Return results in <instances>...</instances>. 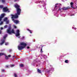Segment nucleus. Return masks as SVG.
I'll list each match as a JSON object with an SVG mask.
<instances>
[{
	"instance_id": "f257e3e1",
	"label": "nucleus",
	"mask_w": 77,
	"mask_h": 77,
	"mask_svg": "<svg viewBox=\"0 0 77 77\" xmlns=\"http://www.w3.org/2000/svg\"><path fill=\"white\" fill-rule=\"evenodd\" d=\"M14 7L15 8H17V14H16L15 15L11 14V16L12 20L13 21V22L16 24H17L20 23V21L17 20H14V18H17L18 17V15H20V13H21V9L20 8V5H18L17 4L14 5Z\"/></svg>"
},
{
	"instance_id": "f03ea898",
	"label": "nucleus",
	"mask_w": 77,
	"mask_h": 77,
	"mask_svg": "<svg viewBox=\"0 0 77 77\" xmlns=\"http://www.w3.org/2000/svg\"><path fill=\"white\" fill-rule=\"evenodd\" d=\"M26 46V44L23 42L20 43V45H18V48L19 50H21L23 48H24Z\"/></svg>"
},
{
	"instance_id": "7ed1b4c3",
	"label": "nucleus",
	"mask_w": 77,
	"mask_h": 77,
	"mask_svg": "<svg viewBox=\"0 0 77 77\" xmlns=\"http://www.w3.org/2000/svg\"><path fill=\"white\" fill-rule=\"evenodd\" d=\"M11 27L10 26L9 28L7 30V33L9 34L10 35H11L12 33H15V31L14 30V29H12L11 30Z\"/></svg>"
},
{
	"instance_id": "20e7f679",
	"label": "nucleus",
	"mask_w": 77,
	"mask_h": 77,
	"mask_svg": "<svg viewBox=\"0 0 77 77\" xmlns=\"http://www.w3.org/2000/svg\"><path fill=\"white\" fill-rule=\"evenodd\" d=\"M8 36V35L7 34L5 36H4L3 37V39L2 40L1 42H2L0 43V45H2V44H3V43L5 42V38L7 37V36Z\"/></svg>"
},
{
	"instance_id": "39448f33",
	"label": "nucleus",
	"mask_w": 77,
	"mask_h": 77,
	"mask_svg": "<svg viewBox=\"0 0 77 77\" xmlns=\"http://www.w3.org/2000/svg\"><path fill=\"white\" fill-rule=\"evenodd\" d=\"M3 10L4 12H10V11L8 10V8L7 7H5L3 8Z\"/></svg>"
},
{
	"instance_id": "423d86ee",
	"label": "nucleus",
	"mask_w": 77,
	"mask_h": 77,
	"mask_svg": "<svg viewBox=\"0 0 77 77\" xmlns=\"http://www.w3.org/2000/svg\"><path fill=\"white\" fill-rule=\"evenodd\" d=\"M20 36V30L18 29H17L16 31V36L17 37L18 36Z\"/></svg>"
},
{
	"instance_id": "0eeeda50",
	"label": "nucleus",
	"mask_w": 77,
	"mask_h": 77,
	"mask_svg": "<svg viewBox=\"0 0 77 77\" xmlns=\"http://www.w3.org/2000/svg\"><path fill=\"white\" fill-rule=\"evenodd\" d=\"M5 14H2L1 15V16L0 17V21H2V18H3V17H4V16H5Z\"/></svg>"
},
{
	"instance_id": "6e6552de",
	"label": "nucleus",
	"mask_w": 77,
	"mask_h": 77,
	"mask_svg": "<svg viewBox=\"0 0 77 77\" xmlns=\"http://www.w3.org/2000/svg\"><path fill=\"white\" fill-rule=\"evenodd\" d=\"M4 21H6V24H8L9 23V20H8V18L7 17H6L4 18Z\"/></svg>"
},
{
	"instance_id": "1a4fd4ad",
	"label": "nucleus",
	"mask_w": 77,
	"mask_h": 77,
	"mask_svg": "<svg viewBox=\"0 0 77 77\" xmlns=\"http://www.w3.org/2000/svg\"><path fill=\"white\" fill-rule=\"evenodd\" d=\"M68 9V8H59V10L61 11V10H66V9Z\"/></svg>"
},
{
	"instance_id": "9d476101",
	"label": "nucleus",
	"mask_w": 77,
	"mask_h": 77,
	"mask_svg": "<svg viewBox=\"0 0 77 77\" xmlns=\"http://www.w3.org/2000/svg\"><path fill=\"white\" fill-rule=\"evenodd\" d=\"M73 5H74V3L73 2H72L70 3V5H71V7L72 8H73V9H75V8L74 7H73Z\"/></svg>"
},
{
	"instance_id": "9b49d317",
	"label": "nucleus",
	"mask_w": 77,
	"mask_h": 77,
	"mask_svg": "<svg viewBox=\"0 0 77 77\" xmlns=\"http://www.w3.org/2000/svg\"><path fill=\"white\" fill-rule=\"evenodd\" d=\"M60 4H56L55 5V7H59V6H60Z\"/></svg>"
},
{
	"instance_id": "f8f14e48",
	"label": "nucleus",
	"mask_w": 77,
	"mask_h": 77,
	"mask_svg": "<svg viewBox=\"0 0 77 77\" xmlns=\"http://www.w3.org/2000/svg\"><path fill=\"white\" fill-rule=\"evenodd\" d=\"M27 30H28V31H29V32H30V33H32V31H31L29 29H27Z\"/></svg>"
},
{
	"instance_id": "ddd939ff",
	"label": "nucleus",
	"mask_w": 77,
	"mask_h": 77,
	"mask_svg": "<svg viewBox=\"0 0 77 77\" xmlns=\"http://www.w3.org/2000/svg\"><path fill=\"white\" fill-rule=\"evenodd\" d=\"M14 76L15 77H17V73H15L14 74Z\"/></svg>"
},
{
	"instance_id": "4468645a",
	"label": "nucleus",
	"mask_w": 77,
	"mask_h": 77,
	"mask_svg": "<svg viewBox=\"0 0 77 77\" xmlns=\"http://www.w3.org/2000/svg\"><path fill=\"white\" fill-rule=\"evenodd\" d=\"M37 71L39 72V73H41V70H39V69H37Z\"/></svg>"
},
{
	"instance_id": "2eb2a0df",
	"label": "nucleus",
	"mask_w": 77,
	"mask_h": 77,
	"mask_svg": "<svg viewBox=\"0 0 77 77\" xmlns=\"http://www.w3.org/2000/svg\"><path fill=\"white\" fill-rule=\"evenodd\" d=\"M3 55H5V54L3 53H0V56H3Z\"/></svg>"
},
{
	"instance_id": "dca6fc26",
	"label": "nucleus",
	"mask_w": 77,
	"mask_h": 77,
	"mask_svg": "<svg viewBox=\"0 0 77 77\" xmlns=\"http://www.w3.org/2000/svg\"><path fill=\"white\" fill-rule=\"evenodd\" d=\"M20 67H23L24 66V65L23 64H20Z\"/></svg>"
},
{
	"instance_id": "f3484780",
	"label": "nucleus",
	"mask_w": 77,
	"mask_h": 77,
	"mask_svg": "<svg viewBox=\"0 0 77 77\" xmlns=\"http://www.w3.org/2000/svg\"><path fill=\"white\" fill-rule=\"evenodd\" d=\"M65 63H68V60H66L65 61Z\"/></svg>"
},
{
	"instance_id": "a211bd4d",
	"label": "nucleus",
	"mask_w": 77,
	"mask_h": 77,
	"mask_svg": "<svg viewBox=\"0 0 77 77\" xmlns=\"http://www.w3.org/2000/svg\"><path fill=\"white\" fill-rule=\"evenodd\" d=\"M3 8V5H0V8L2 9V8Z\"/></svg>"
},
{
	"instance_id": "6ab92c4d",
	"label": "nucleus",
	"mask_w": 77,
	"mask_h": 77,
	"mask_svg": "<svg viewBox=\"0 0 77 77\" xmlns=\"http://www.w3.org/2000/svg\"><path fill=\"white\" fill-rule=\"evenodd\" d=\"M5 58L6 59H8V57H7L5 55Z\"/></svg>"
},
{
	"instance_id": "aec40b11",
	"label": "nucleus",
	"mask_w": 77,
	"mask_h": 77,
	"mask_svg": "<svg viewBox=\"0 0 77 77\" xmlns=\"http://www.w3.org/2000/svg\"><path fill=\"white\" fill-rule=\"evenodd\" d=\"M14 64H13V65H10V66L11 67H13V66H14Z\"/></svg>"
},
{
	"instance_id": "412c9836",
	"label": "nucleus",
	"mask_w": 77,
	"mask_h": 77,
	"mask_svg": "<svg viewBox=\"0 0 77 77\" xmlns=\"http://www.w3.org/2000/svg\"><path fill=\"white\" fill-rule=\"evenodd\" d=\"M8 44H9V43H8V42H7L5 43V45H8Z\"/></svg>"
},
{
	"instance_id": "4be33fe9",
	"label": "nucleus",
	"mask_w": 77,
	"mask_h": 77,
	"mask_svg": "<svg viewBox=\"0 0 77 77\" xmlns=\"http://www.w3.org/2000/svg\"><path fill=\"white\" fill-rule=\"evenodd\" d=\"M3 22H1L0 23V25H2V24H3Z\"/></svg>"
},
{
	"instance_id": "5701e85b",
	"label": "nucleus",
	"mask_w": 77,
	"mask_h": 77,
	"mask_svg": "<svg viewBox=\"0 0 77 77\" xmlns=\"http://www.w3.org/2000/svg\"><path fill=\"white\" fill-rule=\"evenodd\" d=\"M4 28H7L8 27V26L6 25L4 26Z\"/></svg>"
},
{
	"instance_id": "b1692460",
	"label": "nucleus",
	"mask_w": 77,
	"mask_h": 77,
	"mask_svg": "<svg viewBox=\"0 0 77 77\" xmlns=\"http://www.w3.org/2000/svg\"><path fill=\"white\" fill-rule=\"evenodd\" d=\"M2 1L3 3H4L5 2V0H2Z\"/></svg>"
},
{
	"instance_id": "393cba45",
	"label": "nucleus",
	"mask_w": 77,
	"mask_h": 77,
	"mask_svg": "<svg viewBox=\"0 0 77 77\" xmlns=\"http://www.w3.org/2000/svg\"><path fill=\"white\" fill-rule=\"evenodd\" d=\"M13 26L14 28H17V26H16L15 25H14Z\"/></svg>"
},
{
	"instance_id": "a878e982",
	"label": "nucleus",
	"mask_w": 77,
	"mask_h": 77,
	"mask_svg": "<svg viewBox=\"0 0 77 77\" xmlns=\"http://www.w3.org/2000/svg\"><path fill=\"white\" fill-rule=\"evenodd\" d=\"M0 29H1V30H3V28H1Z\"/></svg>"
},
{
	"instance_id": "bb28decb",
	"label": "nucleus",
	"mask_w": 77,
	"mask_h": 77,
	"mask_svg": "<svg viewBox=\"0 0 77 77\" xmlns=\"http://www.w3.org/2000/svg\"><path fill=\"white\" fill-rule=\"evenodd\" d=\"M29 48H30L29 47V46L27 47V49H29Z\"/></svg>"
},
{
	"instance_id": "cd10ccee",
	"label": "nucleus",
	"mask_w": 77,
	"mask_h": 77,
	"mask_svg": "<svg viewBox=\"0 0 77 77\" xmlns=\"http://www.w3.org/2000/svg\"><path fill=\"white\" fill-rule=\"evenodd\" d=\"M41 52H42V49H41Z\"/></svg>"
},
{
	"instance_id": "c85d7f7f",
	"label": "nucleus",
	"mask_w": 77,
	"mask_h": 77,
	"mask_svg": "<svg viewBox=\"0 0 77 77\" xmlns=\"http://www.w3.org/2000/svg\"><path fill=\"white\" fill-rule=\"evenodd\" d=\"M2 72L5 71V70L4 69H2Z\"/></svg>"
},
{
	"instance_id": "c756f323",
	"label": "nucleus",
	"mask_w": 77,
	"mask_h": 77,
	"mask_svg": "<svg viewBox=\"0 0 77 77\" xmlns=\"http://www.w3.org/2000/svg\"><path fill=\"white\" fill-rule=\"evenodd\" d=\"M8 57H11V55H9L8 56Z\"/></svg>"
},
{
	"instance_id": "7c9ffc66",
	"label": "nucleus",
	"mask_w": 77,
	"mask_h": 77,
	"mask_svg": "<svg viewBox=\"0 0 77 77\" xmlns=\"http://www.w3.org/2000/svg\"><path fill=\"white\" fill-rule=\"evenodd\" d=\"M8 66H9L8 65H7V66H6V68H8Z\"/></svg>"
},
{
	"instance_id": "2f4dec72",
	"label": "nucleus",
	"mask_w": 77,
	"mask_h": 77,
	"mask_svg": "<svg viewBox=\"0 0 77 77\" xmlns=\"http://www.w3.org/2000/svg\"><path fill=\"white\" fill-rule=\"evenodd\" d=\"M1 33H2V31L0 30V34H1Z\"/></svg>"
},
{
	"instance_id": "473e14b6",
	"label": "nucleus",
	"mask_w": 77,
	"mask_h": 77,
	"mask_svg": "<svg viewBox=\"0 0 77 77\" xmlns=\"http://www.w3.org/2000/svg\"><path fill=\"white\" fill-rule=\"evenodd\" d=\"M11 50H9V51L10 52H11Z\"/></svg>"
},
{
	"instance_id": "72a5a7b5",
	"label": "nucleus",
	"mask_w": 77,
	"mask_h": 77,
	"mask_svg": "<svg viewBox=\"0 0 77 77\" xmlns=\"http://www.w3.org/2000/svg\"><path fill=\"white\" fill-rule=\"evenodd\" d=\"M72 29H75V28H74L73 27H72Z\"/></svg>"
},
{
	"instance_id": "f704fd0d",
	"label": "nucleus",
	"mask_w": 77,
	"mask_h": 77,
	"mask_svg": "<svg viewBox=\"0 0 77 77\" xmlns=\"http://www.w3.org/2000/svg\"><path fill=\"white\" fill-rule=\"evenodd\" d=\"M73 15H74V14H73V15H71V16H73Z\"/></svg>"
},
{
	"instance_id": "c9c22d12",
	"label": "nucleus",
	"mask_w": 77,
	"mask_h": 77,
	"mask_svg": "<svg viewBox=\"0 0 77 77\" xmlns=\"http://www.w3.org/2000/svg\"><path fill=\"white\" fill-rule=\"evenodd\" d=\"M13 57H15V56H13Z\"/></svg>"
},
{
	"instance_id": "e433bc0d",
	"label": "nucleus",
	"mask_w": 77,
	"mask_h": 77,
	"mask_svg": "<svg viewBox=\"0 0 77 77\" xmlns=\"http://www.w3.org/2000/svg\"><path fill=\"white\" fill-rule=\"evenodd\" d=\"M23 38H24V37H23Z\"/></svg>"
},
{
	"instance_id": "4c0bfd02",
	"label": "nucleus",
	"mask_w": 77,
	"mask_h": 77,
	"mask_svg": "<svg viewBox=\"0 0 77 77\" xmlns=\"http://www.w3.org/2000/svg\"><path fill=\"white\" fill-rule=\"evenodd\" d=\"M18 38H20V37H19Z\"/></svg>"
},
{
	"instance_id": "58836bf2",
	"label": "nucleus",
	"mask_w": 77,
	"mask_h": 77,
	"mask_svg": "<svg viewBox=\"0 0 77 77\" xmlns=\"http://www.w3.org/2000/svg\"><path fill=\"white\" fill-rule=\"evenodd\" d=\"M45 57H46V56H45Z\"/></svg>"
}]
</instances>
